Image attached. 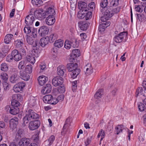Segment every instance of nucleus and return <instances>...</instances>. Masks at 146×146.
Masks as SVG:
<instances>
[{"mask_svg": "<svg viewBox=\"0 0 146 146\" xmlns=\"http://www.w3.org/2000/svg\"><path fill=\"white\" fill-rule=\"evenodd\" d=\"M108 4L107 0H102L100 3L101 7L100 10L103 15L101 18V20L104 22L112 17V12L111 11V9L108 7H107Z\"/></svg>", "mask_w": 146, "mask_h": 146, "instance_id": "1", "label": "nucleus"}, {"mask_svg": "<svg viewBox=\"0 0 146 146\" xmlns=\"http://www.w3.org/2000/svg\"><path fill=\"white\" fill-rule=\"evenodd\" d=\"M39 115L32 110H29L23 119V124L25 126L29 121L33 119H39Z\"/></svg>", "mask_w": 146, "mask_h": 146, "instance_id": "2", "label": "nucleus"}, {"mask_svg": "<svg viewBox=\"0 0 146 146\" xmlns=\"http://www.w3.org/2000/svg\"><path fill=\"white\" fill-rule=\"evenodd\" d=\"M78 64L76 63H69L67 65V68L69 71L72 72L70 74L71 77L75 78L79 74L80 70L78 68Z\"/></svg>", "mask_w": 146, "mask_h": 146, "instance_id": "3", "label": "nucleus"}, {"mask_svg": "<svg viewBox=\"0 0 146 146\" xmlns=\"http://www.w3.org/2000/svg\"><path fill=\"white\" fill-rule=\"evenodd\" d=\"M49 39V38L48 36L42 38L40 40L39 42L38 40L36 41L35 44L33 45V46L36 47V48H38L39 46V45H40L42 47H44L50 42Z\"/></svg>", "mask_w": 146, "mask_h": 146, "instance_id": "4", "label": "nucleus"}, {"mask_svg": "<svg viewBox=\"0 0 146 146\" xmlns=\"http://www.w3.org/2000/svg\"><path fill=\"white\" fill-rule=\"evenodd\" d=\"M42 13H39L38 16L40 17L45 18V15H48L50 16H53L55 14V11L54 9L52 7H50L47 9L45 12V13H42L43 16L42 15Z\"/></svg>", "mask_w": 146, "mask_h": 146, "instance_id": "5", "label": "nucleus"}, {"mask_svg": "<svg viewBox=\"0 0 146 146\" xmlns=\"http://www.w3.org/2000/svg\"><path fill=\"white\" fill-rule=\"evenodd\" d=\"M40 124V122L39 120L32 121L29 123V127L30 129L33 130L38 128Z\"/></svg>", "mask_w": 146, "mask_h": 146, "instance_id": "6", "label": "nucleus"}, {"mask_svg": "<svg viewBox=\"0 0 146 146\" xmlns=\"http://www.w3.org/2000/svg\"><path fill=\"white\" fill-rule=\"evenodd\" d=\"M35 19V17L33 15L27 16L25 19V23L27 26H31Z\"/></svg>", "mask_w": 146, "mask_h": 146, "instance_id": "7", "label": "nucleus"}, {"mask_svg": "<svg viewBox=\"0 0 146 146\" xmlns=\"http://www.w3.org/2000/svg\"><path fill=\"white\" fill-rule=\"evenodd\" d=\"M52 82L53 85L56 87L61 85L63 83V79L59 77L54 78L52 80Z\"/></svg>", "mask_w": 146, "mask_h": 146, "instance_id": "8", "label": "nucleus"}, {"mask_svg": "<svg viewBox=\"0 0 146 146\" xmlns=\"http://www.w3.org/2000/svg\"><path fill=\"white\" fill-rule=\"evenodd\" d=\"M49 32V29L48 27L45 26L41 27L39 29L38 33L39 35L43 36L47 35Z\"/></svg>", "mask_w": 146, "mask_h": 146, "instance_id": "9", "label": "nucleus"}, {"mask_svg": "<svg viewBox=\"0 0 146 146\" xmlns=\"http://www.w3.org/2000/svg\"><path fill=\"white\" fill-rule=\"evenodd\" d=\"M126 35V33L125 32H121L115 36L114 40L116 42L120 43L122 42L124 37Z\"/></svg>", "mask_w": 146, "mask_h": 146, "instance_id": "10", "label": "nucleus"}, {"mask_svg": "<svg viewBox=\"0 0 146 146\" xmlns=\"http://www.w3.org/2000/svg\"><path fill=\"white\" fill-rule=\"evenodd\" d=\"M78 9L81 11H84V12H87L89 10L87 7V4L85 2L80 1L78 2Z\"/></svg>", "mask_w": 146, "mask_h": 146, "instance_id": "11", "label": "nucleus"}, {"mask_svg": "<svg viewBox=\"0 0 146 146\" xmlns=\"http://www.w3.org/2000/svg\"><path fill=\"white\" fill-rule=\"evenodd\" d=\"M36 51H34V53L31 54L28 56L27 57V60L28 61L32 64H34L35 62V57L37 58L38 56V54L36 53L35 54Z\"/></svg>", "mask_w": 146, "mask_h": 146, "instance_id": "12", "label": "nucleus"}, {"mask_svg": "<svg viewBox=\"0 0 146 146\" xmlns=\"http://www.w3.org/2000/svg\"><path fill=\"white\" fill-rule=\"evenodd\" d=\"M52 90L51 85L50 84H47L43 87L41 92L42 94H45L50 93Z\"/></svg>", "mask_w": 146, "mask_h": 146, "instance_id": "13", "label": "nucleus"}, {"mask_svg": "<svg viewBox=\"0 0 146 146\" xmlns=\"http://www.w3.org/2000/svg\"><path fill=\"white\" fill-rule=\"evenodd\" d=\"M5 108L6 110H9L10 113L13 115L17 114L19 111V108L18 107H15L13 106L10 107L9 106H7Z\"/></svg>", "mask_w": 146, "mask_h": 146, "instance_id": "14", "label": "nucleus"}, {"mask_svg": "<svg viewBox=\"0 0 146 146\" xmlns=\"http://www.w3.org/2000/svg\"><path fill=\"white\" fill-rule=\"evenodd\" d=\"M30 140L29 139L25 137L21 139L19 142V146H28L30 143Z\"/></svg>", "mask_w": 146, "mask_h": 146, "instance_id": "15", "label": "nucleus"}, {"mask_svg": "<svg viewBox=\"0 0 146 146\" xmlns=\"http://www.w3.org/2000/svg\"><path fill=\"white\" fill-rule=\"evenodd\" d=\"M19 119L17 117H15L10 120V127L13 129L16 127L18 124Z\"/></svg>", "mask_w": 146, "mask_h": 146, "instance_id": "16", "label": "nucleus"}, {"mask_svg": "<svg viewBox=\"0 0 146 146\" xmlns=\"http://www.w3.org/2000/svg\"><path fill=\"white\" fill-rule=\"evenodd\" d=\"M12 54L13 57V59L16 61H19L22 58L21 54L19 53L17 50H14L12 52Z\"/></svg>", "mask_w": 146, "mask_h": 146, "instance_id": "17", "label": "nucleus"}, {"mask_svg": "<svg viewBox=\"0 0 146 146\" xmlns=\"http://www.w3.org/2000/svg\"><path fill=\"white\" fill-rule=\"evenodd\" d=\"M141 95L146 96V88H144V89L142 87H139L136 92V96H140Z\"/></svg>", "mask_w": 146, "mask_h": 146, "instance_id": "18", "label": "nucleus"}, {"mask_svg": "<svg viewBox=\"0 0 146 146\" xmlns=\"http://www.w3.org/2000/svg\"><path fill=\"white\" fill-rule=\"evenodd\" d=\"M78 25L82 30H86L88 27V24L85 21H80L78 23Z\"/></svg>", "mask_w": 146, "mask_h": 146, "instance_id": "19", "label": "nucleus"}, {"mask_svg": "<svg viewBox=\"0 0 146 146\" xmlns=\"http://www.w3.org/2000/svg\"><path fill=\"white\" fill-rule=\"evenodd\" d=\"M48 80L47 77L43 75L39 77L38 79V83L41 86L43 85Z\"/></svg>", "mask_w": 146, "mask_h": 146, "instance_id": "20", "label": "nucleus"}, {"mask_svg": "<svg viewBox=\"0 0 146 146\" xmlns=\"http://www.w3.org/2000/svg\"><path fill=\"white\" fill-rule=\"evenodd\" d=\"M55 21V20L54 16H48L46 20V24L49 25H53Z\"/></svg>", "mask_w": 146, "mask_h": 146, "instance_id": "21", "label": "nucleus"}, {"mask_svg": "<svg viewBox=\"0 0 146 146\" xmlns=\"http://www.w3.org/2000/svg\"><path fill=\"white\" fill-rule=\"evenodd\" d=\"M66 71V70L64 66H59L57 68V73L60 76H63Z\"/></svg>", "mask_w": 146, "mask_h": 146, "instance_id": "22", "label": "nucleus"}, {"mask_svg": "<svg viewBox=\"0 0 146 146\" xmlns=\"http://www.w3.org/2000/svg\"><path fill=\"white\" fill-rule=\"evenodd\" d=\"M20 75L21 78L24 80H28L29 78V75L26 73V72L23 70L20 71Z\"/></svg>", "mask_w": 146, "mask_h": 146, "instance_id": "23", "label": "nucleus"}, {"mask_svg": "<svg viewBox=\"0 0 146 146\" xmlns=\"http://www.w3.org/2000/svg\"><path fill=\"white\" fill-rule=\"evenodd\" d=\"M13 38V35L10 34H8L5 37L4 42L6 44H9Z\"/></svg>", "mask_w": 146, "mask_h": 146, "instance_id": "24", "label": "nucleus"}, {"mask_svg": "<svg viewBox=\"0 0 146 146\" xmlns=\"http://www.w3.org/2000/svg\"><path fill=\"white\" fill-rule=\"evenodd\" d=\"M19 79V76L16 74H15L11 76L10 79V81L12 83H15L18 81Z\"/></svg>", "mask_w": 146, "mask_h": 146, "instance_id": "25", "label": "nucleus"}, {"mask_svg": "<svg viewBox=\"0 0 146 146\" xmlns=\"http://www.w3.org/2000/svg\"><path fill=\"white\" fill-rule=\"evenodd\" d=\"M84 69H86L85 74L87 75H90L92 73V68L91 65L90 64H88L84 67Z\"/></svg>", "mask_w": 146, "mask_h": 146, "instance_id": "26", "label": "nucleus"}, {"mask_svg": "<svg viewBox=\"0 0 146 146\" xmlns=\"http://www.w3.org/2000/svg\"><path fill=\"white\" fill-rule=\"evenodd\" d=\"M52 97L51 95H46L43 98V100L45 103L50 104Z\"/></svg>", "mask_w": 146, "mask_h": 146, "instance_id": "27", "label": "nucleus"}, {"mask_svg": "<svg viewBox=\"0 0 146 146\" xmlns=\"http://www.w3.org/2000/svg\"><path fill=\"white\" fill-rule=\"evenodd\" d=\"M15 44L17 48H21L24 45L23 40L22 39L21 40H17L15 41Z\"/></svg>", "mask_w": 146, "mask_h": 146, "instance_id": "28", "label": "nucleus"}, {"mask_svg": "<svg viewBox=\"0 0 146 146\" xmlns=\"http://www.w3.org/2000/svg\"><path fill=\"white\" fill-rule=\"evenodd\" d=\"M64 41L61 40H58L55 41L54 44V46L58 48H60L63 45Z\"/></svg>", "mask_w": 146, "mask_h": 146, "instance_id": "29", "label": "nucleus"}, {"mask_svg": "<svg viewBox=\"0 0 146 146\" xmlns=\"http://www.w3.org/2000/svg\"><path fill=\"white\" fill-rule=\"evenodd\" d=\"M70 41V44L72 47L74 48L77 47L78 45V44L76 42V39L75 38H73L71 39Z\"/></svg>", "mask_w": 146, "mask_h": 146, "instance_id": "30", "label": "nucleus"}, {"mask_svg": "<svg viewBox=\"0 0 146 146\" xmlns=\"http://www.w3.org/2000/svg\"><path fill=\"white\" fill-rule=\"evenodd\" d=\"M12 99V100L21 101L22 99V97L20 94H15L13 95Z\"/></svg>", "mask_w": 146, "mask_h": 146, "instance_id": "31", "label": "nucleus"}, {"mask_svg": "<svg viewBox=\"0 0 146 146\" xmlns=\"http://www.w3.org/2000/svg\"><path fill=\"white\" fill-rule=\"evenodd\" d=\"M103 90L102 89L99 90L94 95V97L96 99H99L103 94Z\"/></svg>", "mask_w": 146, "mask_h": 146, "instance_id": "32", "label": "nucleus"}, {"mask_svg": "<svg viewBox=\"0 0 146 146\" xmlns=\"http://www.w3.org/2000/svg\"><path fill=\"white\" fill-rule=\"evenodd\" d=\"M57 37L58 35L56 34H51L48 37L49 41L50 42H52L57 39Z\"/></svg>", "mask_w": 146, "mask_h": 146, "instance_id": "33", "label": "nucleus"}, {"mask_svg": "<svg viewBox=\"0 0 146 146\" xmlns=\"http://www.w3.org/2000/svg\"><path fill=\"white\" fill-rule=\"evenodd\" d=\"M23 131L22 129H19L18 130L15 136V139L16 141H18L21 139L22 137L21 135Z\"/></svg>", "mask_w": 146, "mask_h": 146, "instance_id": "34", "label": "nucleus"}, {"mask_svg": "<svg viewBox=\"0 0 146 146\" xmlns=\"http://www.w3.org/2000/svg\"><path fill=\"white\" fill-rule=\"evenodd\" d=\"M74 57H77L80 56V51L78 49L74 50H73L72 53L71 54Z\"/></svg>", "mask_w": 146, "mask_h": 146, "instance_id": "35", "label": "nucleus"}, {"mask_svg": "<svg viewBox=\"0 0 146 146\" xmlns=\"http://www.w3.org/2000/svg\"><path fill=\"white\" fill-rule=\"evenodd\" d=\"M84 11H79L78 15L77 17L79 19H82L84 18L86 15V13L84 12Z\"/></svg>", "mask_w": 146, "mask_h": 146, "instance_id": "36", "label": "nucleus"}, {"mask_svg": "<svg viewBox=\"0 0 146 146\" xmlns=\"http://www.w3.org/2000/svg\"><path fill=\"white\" fill-rule=\"evenodd\" d=\"M31 2L33 5L38 6L43 4V2L42 0H31Z\"/></svg>", "mask_w": 146, "mask_h": 146, "instance_id": "37", "label": "nucleus"}, {"mask_svg": "<svg viewBox=\"0 0 146 146\" xmlns=\"http://www.w3.org/2000/svg\"><path fill=\"white\" fill-rule=\"evenodd\" d=\"M33 28V27L28 26L24 28V31L25 33L27 34H29L31 33Z\"/></svg>", "mask_w": 146, "mask_h": 146, "instance_id": "38", "label": "nucleus"}, {"mask_svg": "<svg viewBox=\"0 0 146 146\" xmlns=\"http://www.w3.org/2000/svg\"><path fill=\"white\" fill-rule=\"evenodd\" d=\"M0 77L1 80H3V82H6L7 80L8 76L6 73H1V74Z\"/></svg>", "mask_w": 146, "mask_h": 146, "instance_id": "39", "label": "nucleus"}, {"mask_svg": "<svg viewBox=\"0 0 146 146\" xmlns=\"http://www.w3.org/2000/svg\"><path fill=\"white\" fill-rule=\"evenodd\" d=\"M119 0H111L110 5L111 7H115L119 4Z\"/></svg>", "mask_w": 146, "mask_h": 146, "instance_id": "40", "label": "nucleus"}, {"mask_svg": "<svg viewBox=\"0 0 146 146\" xmlns=\"http://www.w3.org/2000/svg\"><path fill=\"white\" fill-rule=\"evenodd\" d=\"M64 47L67 49H70L72 47L71 44H70V42L68 40H66L65 42Z\"/></svg>", "mask_w": 146, "mask_h": 146, "instance_id": "41", "label": "nucleus"}, {"mask_svg": "<svg viewBox=\"0 0 146 146\" xmlns=\"http://www.w3.org/2000/svg\"><path fill=\"white\" fill-rule=\"evenodd\" d=\"M123 126L121 125H118L115 128L116 134H118L120 132H122L123 130Z\"/></svg>", "mask_w": 146, "mask_h": 146, "instance_id": "42", "label": "nucleus"}, {"mask_svg": "<svg viewBox=\"0 0 146 146\" xmlns=\"http://www.w3.org/2000/svg\"><path fill=\"white\" fill-rule=\"evenodd\" d=\"M39 132L37 131L36 132V134L33 136V138L35 142H37L39 140Z\"/></svg>", "mask_w": 146, "mask_h": 146, "instance_id": "43", "label": "nucleus"}, {"mask_svg": "<svg viewBox=\"0 0 146 146\" xmlns=\"http://www.w3.org/2000/svg\"><path fill=\"white\" fill-rule=\"evenodd\" d=\"M25 70L26 72L28 73H31L32 71V65L30 64L27 65L25 67Z\"/></svg>", "mask_w": 146, "mask_h": 146, "instance_id": "44", "label": "nucleus"}, {"mask_svg": "<svg viewBox=\"0 0 146 146\" xmlns=\"http://www.w3.org/2000/svg\"><path fill=\"white\" fill-rule=\"evenodd\" d=\"M138 107L139 110L141 111H143L145 109V107L144 104L141 102H139L138 104Z\"/></svg>", "mask_w": 146, "mask_h": 146, "instance_id": "45", "label": "nucleus"}, {"mask_svg": "<svg viewBox=\"0 0 146 146\" xmlns=\"http://www.w3.org/2000/svg\"><path fill=\"white\" fill-rule=\"evenodd\" d=\"M8 66L5 63H3L1 65V70L4 71H6L8 70Z\"/></svg>", "mask_w": 146, "mask_h": 146, "instance_id": "46", "label": "nucleus"}, {"mask_svg": "<svg viewBox=\"0 0 146 146\" xmlns=\"http://www.w3.org/2000/svg\"><path fill=\"white\" fill-rule=\"evenodd\" d=\"M86 13L85 19L86 20L90 19L92 16V13L91 11H88V12H85Z\"/></svg>", "mask_w": 146, "mask_h": 146, "instance_id": "47", "label": "nucleus"}, {"mask_svg": "<svg viewBox=\"0 0 146 146\" xmlns=\"http://www.w3.org/2000/svg\"><path fill=\"white\" fill-rule=\"evenodd\" d=\"M27 42L29 44L32 45L33 42H34V39L30 37V36H28L27 38Z\"/></svg>", "mask_w": 146, "mask_h": 146, "instance_id": "48", "label": "nucleus"}, {"mask_svg": "<svg viewBox=\"0 0 146 146\" xmlns=\"http://www.w3.org/2000/svg\"><path fill=\"white\" fill-rule=\"evenodd\" d=\"M11 104L12 106L15 107H18L20 105L19 102L17 100H12Z\"/></svg>", "mask_w": 146, "mask_h": 146, "instance_id": "49", "label": "nucleus"}, {"mask_svg": "<svg viewBox=\"0 0 146 146\" xmlns=\"http://www.w3.org/2000/svg\"><path fill=\"white\" fill-rule=\"evenodd\" d=\"M13 90L16 92H18L22 90L17 84L15 85L13 87Z\"/></svg>", "mask_w": 146, "mask_h": 146, "instance_id": "50", "label": "nucleus"}, {"mask_svg": "<svg viewBox=\"0 0 146 146\" xmlns=\"http://www.w3.org/2000/svg\"><path fill=\"white\" fill-rule=\"evenodd\" d=\"M3 84L4 90L6 91H8L10 88V85L6 82H3Z\"/></svg>", "mask_w": 146, "mask_h": 146, "instance_id": "51", "label": "nucleus"}, {"mask_svg": "<svg viewBox=\"0 0 146 146\" xmlns=\"http://www.w3.org/2000/svg\"><path fill=\"white\" fill-rule=\"evenodd\" d=\"M58 91L60 93H64L65 91V87L62 84L59 86L58 88Z\"/></svg>", "mask_w": 146, "mask_h": 146, "instance_id": "52", "label": "nucleus"}, {"mask_svg": "<svg viewBox=\"0 0 146 146\" xmlns=\"http://www.w3.org/2000/svg\"><path fill=\"white\" fill-rule=\"evenodd\" d=\"M137 16L139 21H143L145 18L144 15L142 13L137 14Z\"/></svg>", "mask_w": 146, "mask_h": 146, "instance_id": "53", "label": "nucleus"}, {"mask_svg": "<svg viewBox=\"0 0 146 146\" xmlns=\"http://www.w3.org/2000/svg\"><path fill=\"white\" fill-rule=\"evenodd\" d=\"M104 131L102 129L98 133V135L97 136V137L98 138H99L100 136H101V138L100 140V141H101L104 138Z\"/></svg>", "mask_w": 146, "mask_h": 146, "instance_id": "54", "label": "nucleus"}, {"mask_svg": "<svg viewBox=\"0 0 146 146\" xmlns=\"http://www.w3.org/2000/svg\"><path fill=\"white\" fill-rule=\"evenodd\" d=\"M13 54H9L6 57V61L9 62H11L13 61Z\"/></svg>", "mask_w": 146, "mask_h": 146, "instance_id": "55", "label": "nucleus"}, {"mask_svg": "<svg viewBox=\"0 0 146 146\" xmlns=\"http://www.w3.org/2000/svg\"><path fill=\"white\" fill-rule=\"evenodd\" d=\"M40 72H42L46 68V65L45 64L41 63L39 66Z\"/></svg>", "mask_w": 146, "mask_h": 146, "instance_id": "56", "label": "nucleus"}, {"mask_svg": "<svg viewBox=\"0 0 146 146\" xmlns=\"http://www.w3.org/2000/svg\"><path fill=\"white\" fill-rule=\"evenodd\" d=\"M20 48V52L21 54H22L23 55H25L26 53V49H27V48L25 46H24L23 47H21Z\"/></svg>", "mask_w": 146, "mask_h": 146, "instance_id": "57", "label": "nucleus"}, {"mask_svg": "<svg viewBox=\"0 0 146 146\" xmlns=\"http://www.w3.org/2000/svg\"><path fill=\"white\" fill-rule=\"evenodd\" d=\"M77 81L76 80L72 82V90L74 91L77 88Z\"/></svg>", "mask_w": 146, "mask_h": 146, "instance_id": "58", "label": "nucleus"}, {"mask_svg": "<svg viewBox=\"0 0 146 146\" xmlns=\"http://www.w3.org/2000/svg\"><path fill=\"white\" fill-rule=\"evenodd\" d=\"M120 7H118L113 9H111V11L112 12V16L113 15L114 13H117L120 10Z\"/></svg>", "mask_w": 146, "mask_h": 146, "instance_id": "59", "label": "nucleus"}, {"mask_svg": "<svg viewBox=\"0 0 146 146\" xmlns=\"http://www.w3.org/2000/svg\"><path fill=\"white\" fill-rule=\"evenodd\" d=\"M25 67L24 64V61H22L20 62L19 64L18 68L19 69H23Z\"/></svg>", "mask_w": 146, "mask_h": 146, "instance_id": "60", "label": "nucleus"}, {"mask_svg": "<svg viewBox=\"0 0 146 146\" xmlns=\"http://www.w3.org/2000/svg\"><path fill=\"white\" fill-rule=\"evenodd\" d=\"M70 2V7L72 10L75 9L76 7L77 2L72 1H71Z\"/></svg>", "mask_w": 146, "mask_h": 146, "instance_id": "61", "label": "nucleus"}, {"mask_svg": "<svg viewBox=\"0 0 146 146\" xmlns=\"http://www.w3.org/2000/svg\"><path fill=\"white\" fill-rule=\"evenodd\" d=\"M31 33L32 34L33 37L35 38L36 37L37 35V32L36 29L33 27Z\"/></svg>", "mask_w": 146, "mask_h": 146, "instance_id": "62", "label": "nucleus"}, {"mask_svg": "<svg viewBox=\"0 0 146 146\" xmlns=\"http://www.w3.org/2000/svg\"><path fill=\"white\" fill-rule=\"evenodd\" d=\"M55 139V137L54 136L52 135L50 136L48 139V141L49 142V145H50L52 143L53 141Z\"/></svg>", "mask_w": 146, "mask_h": 146, "instance_id": "63", "label": "nucleus"}, {"mask_svg": "<svg viewBox=\"0 0 146 146\" xmlns=\"http://www.w3.org/2000/svg\"><path fill=\"white\" fill-rule=\"evenodd\" d=\"M58 102L57 98H54L52 96L51 102L50 104L54 105L57 104Z\"/></svg>", "mask_w": 146, "mask_h": 146, "instance_id": "64", "label": "nucleus"}]
</instances>
